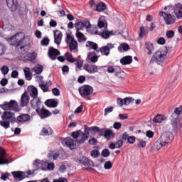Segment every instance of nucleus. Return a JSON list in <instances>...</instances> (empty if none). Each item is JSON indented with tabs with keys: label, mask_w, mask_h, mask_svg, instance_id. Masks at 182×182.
Segmentation results:
<instances>
[{
	"label": "nucleus",
	"mask_w": 182,
	"mask_h": 182,
	"mask_svg": "<svg viewBox=\"0 0 182 182\" xmlns=\"http://www.w3.org/2000/svg\"><path fill=\"white\" fill-rule=\"evenodd\" d=\"M8 8L10 9L11 12H14L18 9V0H6Z\"/></svg>",
	"instance_id": "obj_13"
},
{
	"label": "nucleus",
	"mask_w": 182,
	"mask_h": 182,
	"mask_svg": "<svg viewBox=\"0 0 182 182\" xmlns=\"http://www.w3.org/2000/svg\"><path fill=\"white\" fill-rule=\"evenodd\" d=\"M13 177H14V180H17L18 181H22L23 178H26L28 176H26V173L21 171H13L11 172Z\"/></svg>",
	"instance_id": "obj_11"
},
{
	"label": "nucleus",
	"mask_w": 182,
	"mask_h": 182,
	"mask_svg": "<svg viewBox=\"0 0 182 182\" xmlns=\"http://www.w3.org/2000/svg\"><path fill=\"white\" fill-rule=\"evenodd\" d=\"M149 33V30L146 28L144 26L140 27V33H139V38H143V37Z\"/></svg>",
	"instance_id": "obj_38"
},
{
	"label": "nucleus",
	"mask_w": 182,
	"mask_h": 182,
	"mask_svg": "<svg viewBox=\"0 0 182 182\" xmlns=\"http://www.w3.org/2000/svg\"><path fill=\"white\" fill-rule=\"evenodd\" d=\"M69 48L71 52H74V53H76L77 52V41H76L75 40L73 42H70L69 43Z\"/></svg>",
	"instance_id": "obj_28"
},
{
	"label": "nucleus",
	"mask_w": 182,
	"mask_h": 182,
	"mask_svg": "<svg viewBox=\"0 0 182 182\" xmlns=\"http://www.w3.org/2000/svg\"><path fill=\"white\" fill-rule=\"evenodd\" d=\"M99 154H100V152H99V150L97 149H94L91 151V156L94 159L99 157Z\"/></svg>",
	"instance_id": "obj_52"
},
{
	"label": "nucleus",
	"mask_w": 182,
	"mask_h": 182,
	"mask_svg": "<svg viewBox=\"0 0 182 182\" xmlns=\"http://www.w3.org/2000/svg\"><path fill=\"white\" fill-rule=\"evenodd\" d=\"M75 35L78 39V42H86L87 40V38L85 37V34L80 31H76Z\"/></svg>",
	"instance_id": "obj_29"
},
{
	"label": "nucleus",
	"mask_w": 182,
	"mask_h": 182,
	"mask_svg": "<svg viewBox=\"0 0 182 182\" xmlns=\"http://www.w3.org/2000/svg\"><path fill=\"white\" fill-rule=\"evenodd\" d=\"M114 144H115L116 149H120L121 147H123L124 142H123V140L119 139Z\"/></svg>",
	"instance_id": "obj_56"
},
{
	"label": "nucleus",
	"mask_w": 182,
	"mask_h": 182,
	"mask_svg": "<svg viewBox=\"0 0 182 182\" xmlns=\"http://www.w3.org/2000/svg\"><path fill=\"white\" fill-rule=\"evenodd\" d=\"M48 54L51 60H55L56 56L60 55V51L53 47H49Z\"/></svg>",
	"instance_id": "obj_10"
},
{
	"label": "nucleus",
	"mask_w": 182,
	"mask_h": 182,
	"mask_svg": "<svg viewBox=\"0 0 182 182\" xmlns=\"http://www.w3.org/2000/svg\"><path fill=\"white\" fill-rule=\"evenodd\" d=\"M2 120H8L14 124V123H16V117H15V113L11 112L5 111L1 115Z\"/></svg>",
	"instance_id": "obj_6"
},
{
	"label": "nucleus",
	"mask_w": 182,
	"mask_h": 182,
	"mask_svg": "<svg viewBox=\"0 0 182 182\" xmlns=\"http://www.w3.org/2000/svg\"><path fill=\"white\" fill-rule=\"evenodd\" d=\"M31 100V97L28 95V92L25 91L21 97L20 106L21 107H26L29 105V101Z\"/></svg>",
	"instance_id": "obj_7"
},
{
	"label": "nucleus",
	"mask_w": 182,
	"mask_h": 182,
	"mask_svg": "<svg viewBox=\"0 0 182 182\" xmlns=\"http://www.w3.org/2000/svg\"><path fill=\"white\" fill-rule=\"evenodd\" d=\"M79 161L81 164H82V166H95V163H93L92 160L87 159L86 156H82V159L79 160Z\"/></svg>",
	"instance_id": "obj_19"
},
{
	"label": "nucleus",
	"mask_w": 182,
	"mask_h": 182,
	"mask_svg": "<svg viewBox=\"0 0 182 182\" xmlns=\"http://www.w3.org/2000/svg\"><path fill=\"white\" fill-rule=\"evenodd\" d=\"M23 71L26 80H32V73L31 72V68H29V67H26Z\"/></svg>",
	"instance_id": "obj_27"
},
{
	"label": "nucleus",
	"mask_w": 182,
	"mask_h": 182,
	"mask_svg": "<svg viewBox=\"0 0 182 182\" xmlns=\"http://www.w3.org/2000/svg\"><path fill=\"white\" fill-rule=\"evenodd\" d=\"M65 146H67L68 147H69V149H70V150H75V149H76V141H75L74 139H71V138H68L67 139H65Z\"/></svg>",
	"instance_id": "obj_20"
},
{
	"label": "nucleus",
	"mask_w": 182,
	"mask_h": 182,
	"mask_svg": "<svg viewBox=\"0 0 182 182\" xmlns=\"http://www.w3.org/2000/svg\"><path fill=\"white\" fill-rule=\"evenodd\" d=\"M64 56L65 57L66 60L70 62V63H75V62L77 60L73 57L72 54H69V53H65Z\"/></svg>",
	"instance_id": "obj_32"
},
{
	"label": "nucleus",
	"mask_w": 182,
	"mask_h": 182,
	"mask_svg": "<svg viewBox=\"0 0 182 182\" xmlns=\"http://www.w3.org/2000/svg\"><path fill=\"white\" fill-rule=\"evenodd\" d=\"M75 38H73L70 34L68 33L65 39L66 43L69 44L70 42L75 41Z\"/></svg>",
	"instance_id": "obj_51"
},
{
	"label": "nucleus",
	"mask_w": 182,
	"mask_h": 182,
	"mask_svg": "<svg viewBox=\"0 0 182 182\" xmlns=\"http://www.w3.org/2000/svg\"><path fill=\"white\" fill-rule=\"evenodd\" d=\"M93 87L88 85H82L78 89L81 97H83V99H87V100H92L89 96L93 93Z\"/></svg>",
	"instance_id": "obj_3"
},
{
	"label": "nucleus",
	"mask_w": 182,
	"mask_h": 182,
	"mask_svg": "<svg viewBox=\"0 0 182 182\" xmlns=\"http://www.w3.org/2000/svg\"><path fill=\"white\" fill-rule=\"evenodd\" d=\"M164 120V117L161 114L155 116L153 119L154 123H161Z\"/></svg>",
	"instance_id": "obj_41"
},
{
	"label": "nucleus",
	"mask_w": 182,
	"mask_h": 182,
	"mask_svg": "<svg viewBox=\"0 0 182 182\" xmlns=\"http://www.w3.org/2000/svg\"><path fill=\"white\" fill-rule=\"evenodd\" d=\"M1 71L2 75H4V76H6V75H8V73H9V67H8V65H3L1 68Z\"/></svg>",
	"instance_id": "obj_46"
},
{
	"label": "nucleus",
	"mask_w": 182,
	"mask_h": 182,
	"mask_svg": "<svg viewBox=\"0 0 182 182\" xmlns=\"http://www.w3.org/2000/svg\"><path fill=\"white\" fill-rule=\"evenodd\" d=\"M178 116H180V114H181L182 113V107H176L175 109H174V112Z\"/></svg>",
	"instance_id": "obj_64"
},
{
	"label": "nucleus",
	"mask_w": 182,
	"mask_h": 182,
	"mask_svg": "<svg viewBox=\"0 0 182 182\" xmlns=\"http://www.w3.org/2000/svg\"><path fill=\"white\" fill-rule=\"evenodd\" d=\"M41 106H42V101L41 98H33L31 100V107L36 110V113L38 111L41 110Z\"/></svg>",
	"instance_id": "obj_9"
},
{
	"label": "nucleus",
	"mask_w": 182,
	"mask_h": 182,
	"mask_svg": "<svg viewBox=\"0 0 182 182\" xmlns=\"http://www.w3.org/2000/svg\"><path fill=\"white\" fill-rule=\"evenodd\" d=\"M83 69L88 72V73H96L98 72L99 69L97 65L85 64L83 67Z\"/></svg>",
	"instance_id": "obj_15"
},
{
	"label": "nucleus",
	"mask_w": 182,
	"mask_h": 182,
	"mask_svg": "<svg viewBox=\"0 0 182 182\" xmlns=\"http://www.w3.org/2000/svg\"><path fill=\"white\" fill-rule=\"evenodd\" d=\"M28 92L33 99H38V88L33 85H30L28 87Z\"/></svg>",
	"instance_id": "obj_16"
},
{
	"label": "nucleus",
	"mask_w": 182,
	"mask_h": 182,
	"mask_svg": "<svg viewBox=\"0 0 182 182\" xmlns=\"http://www.w3.org/2000/svg\"><path fill=\"white\" fill-rule=\"evenodd\" d=\"M75 27L76 28V32H79V31H82L83 28H85V24L83 21H77L75 23Z\"/></svg>",
	"instance_id": "obj_35"
},
{
	"label": "nucleus",
	"mask_w": 182,
	"mask_h": 182,
	"mask_svg": "<svg viewBox=\"0 0 182 182\" xmlns=\"http://www.w3.org/2000/svg\"><path fill=\"white\" fill-rule=\"evenodd\" d=\"M145 48L148 50V55H151L153 53V50H154V44L150 41H146L145 43Z\"/></svg>",
	"instance_id": "obj_25"
},
{
	"label": "nucleus",
	"mask_w": 182,
	"mask_h": 182,
	"mask_svg": "<svg viewBox=\"0 0 182 182\" xmlns=\"http://www.w3.org/2000/svg\"><path fill=\"white\" fill-rule=\"evenodd\" d=\"M9 105L10 107V110H16V107H18V104H16V101L11 100L9 102Z\"/></svg>",
	"instance_id": "obj_42"
},
{
	"label": "nucleus",
	"mask_w": 182,
	"mask_h": 182,
	"mask_svg": "<svg viewBox=\"0 0 182 182\" xmlns=\"http://www.w3.org/2000/svg\"><path fill=\"white\" fill-rule=\"evenodd\" d=\"M132 62H133V57L130 55L124 56L120 60V63L124 65H130Z\"/></svg>",
	"instance_id": "obj_24"
},
{
	"label": "nucleus",
	"mask_w": 182,
	"mask_h": 182,
	"mask_svg": "<svg viewBox=\"0 0 182 182\" xmlns=\"http://www.w3.org/2000/svg\"><path fill=\"white\" fill-rule=\"evenodd\" d=\"M0 107L3 109V110H10L9 102H4L2 105H0Z\"/></svg>",
	"instance_id": "obj_48"
},
{
	"label": "nucleus",
	"mask_w": 182,
	"mask_h": 182,
	"mask_svg": "<svg viewBox=\"0 0 182 182\" xmlns=\"http://www.w3.org/2000/svg\"><path fill=\"white\" fill-rule=\"evenodd\" d=\"M173 132H177V130H180L182 128V119H178L176 122H173Z\"/></svg>",
	"instance_id": "obj_23"
},
{
	"label": "nucleus",
	"mask_w": 182,
	"mask_h": 182,
	"mask_svg": "<svg viewBox=\"0 0 182 182\" xmlns=\"http://www.w3.org/2000/svg\"><path fill=\"white\" fill-rule=\"evenodd\" d=\"M86 48H89V49H93L94 50H96L97 52V50L99 48V46L97 43L93 42V41H87Z\"/></svg>",
	"instance_id": "obj_26"
},
{
	"label": "nucleus",
	"mask_w": 182,
	"mask_h": 182,
	"mask_svg": "<svg viewBox=\"0 0 182 182\" xmlns=\"http://www.w3.org/2000/svg\"><path fill=\"white\" fill-rule=\"evenodd\" d=\"M110 35H113V31H103L101 36L104 39H109L110 38Z\"/></svg>",
	"instance_id": "obj_44"
},
{
	"label": "nucleus",
	"mask_w": 182,
	"mask_h": 182,
	"mask_svg": "<svg viewBox=\"0 0 182 182\" xmlns=\"http://www.w3.org/2000/svg\"><path fill=\"white\" fill-rule=\"evenodd\" d=\"M146 141L140 140L137 146L139 149H141V148L146 147Z\"/></svg>",
	"instance_id": "obj_63"
},
{
	"label": "nucleus",
	"mask_w": 182,
	"mask_h": 182,
	"mask_svg": "<svg viewBox=\"0 0 182 182\" xmlns=\"http://www.w3.org/2000/svg\"><path fill=\"white\" fill-rule=\"evenodd\" d=\"M130 50V46L129 44L123 43L118 47L119 52H122V50H124L125 52H127V50Z\"/></svg>",
	"instance_id": "obj_34"
},
{
	"label": "nucleus",
	"mask_w": 182,
	"mask_h": 182,
	"mask_svg": "<svg viewBox=\"0 0 182 182\" xmlns=\"http://www.w3.org/2000/svg\"><path fill=\"white\" fill-rule=\"evenodd\" d=\"M7 41L9 45H11L12 46H21V45H22L25 41V36H23L22 33H18L8 38Z\"/></svg>",
	"instance_id": "obj_2"
},
{
	"label": "nucleus",
	"mask_w": 182,
	"mask_h": 182,
	"mask_svg": "<svg viewBox=\"0 0 182 182\" xmlns=\"http://www.w3.org/2000/svg\"><path fill=\"white\" fill-rule=\"evenodd\" d=\"M127 143L129 144H134L136 143V136H131L128 138Z\"/></svg>",
	"instance_id": "obj_59"
},
{
	"label": "nucleus",
	"mask_w": 182,
	"mask_h": 182,
	"mask_svg": "<svg viewBox=\"0 0 182 182\" xmlns=\"http://www.w3.org/2000/svg\"><path fill=\"white\" fill-rule=\"evenodd\" d=\"M112 136H114L113 131L110 129H105V132L104 134L105 139H106V140H109Z\"/></svg>",
	"instance_id": "obj_31"
},
{
	"label": "nucleus",
	"mask_w": 182,
	"mask_h": 182,
	"mask_svg": "<svg viewBox=\"0 0 182 182\" xmlns=\"http://www.w3.org/2000/svg\"><path fill=\"white\" fill-rule=\"evenodd\" d=\"M37 114L38 116H40L41 119H43L50 117V116H52V112H50L49 110L43 108V105L42 106V108L37 112Z\"/></svg>",
	"instance_id": "obj_12"
},
{
	"label": "nucleus",
	"mask_w": 182,
	"mask_h": 182,
	"mask_svg": "<svg viewBox=\"0 0 182 182\" xmlns=\"http://www.w3.org/2000/svg\"><path fill=\"white\" fill-rule=\"evenodd\" d=\"M0 126L5 129V130L9 129L11 127V121H8L6 119H2L0 121Z\"/></svg>",
	"instance_id": "obj_30"
},
{
	"label": "nucleus",
	"mask_w": 182,
	"mask_h": 182,
	"mask_svg": "<svg viewBox=\"0 0 182 182\" xmlns=\"http://www.w3.org/2000/svg\"><path fill=\"white\" fill-rule=\"evenodd\" d=\"M45 105L46 106H47V107L55 108L58 107V105H59V101L55 99H49L45 102Z\"/></svg>",
	"instance_id": "obj_18"
},
{
	"label": "nucleus",
	"mask_w": 182,
	"mask_h": 182,
	"mask_svg": "<svg viewBox=\"0 0 182 182\" xmlns=\"http://www.w3.org/2000/svg\"><path fill=\"white\" fill-rule=\"evenodd\" d=\"M159 140L166 146V144H168L173 140V134L171 132H164L160 136Z\"/></svg>",
	"instance_id": "obj_8"
},
{
	"label": "nucleus",
	"mask_w": 182,
	"mask_h": 182,
	"mask_svg": "<svg viewBox=\"0 0 182 182\" xmlns=\"http://www.w3.org/2000/svg\"><path fill=\"white\" fill-rule=\"evenodd\" d=\"M5 154H6V151H5V149H3V148L0 146V166H2L4 164H9V161L4 158V156H5Z\"/></svg>",
	"instance_id": "obj_17"
},
{
	"label": "nucleus",
	"mask_w": 182,
	"mask_h": 182,
	"mask_svg": "<svg viewBox=\"0 0 182 182\" xmlns=\"http://www.w3.org/2000/svg\"><path fill=\"white\" fill-rule=\"evenodd\" d=\"M60 156V153L59 151H56L55 153H53V151H51L48 154V159H52L53 157V160H58Z\"/></svg>",
	"instance_id": "obj_36"
},
{
	"label": "nucleus",
	"mask_w": 182,
	"mask_h": 182,
	"mask_svg": "<svg viewBox=\"0 0 182 182\" xmlns=\"http://www.w3.org/2000/svg\"><path fill=\"white\" fill-rule=\"evenodd\" d=\"M163 146H166V145L164 143H162L159 139L154 144V149H156V150H160V149H161Z\"/></svg>",
	"instance_id": "obj_40"
},
{
	"label": "nucleus",
	"mask_w": 182,
	"mask_h": 182,
	"mask_svg": "<svg viewBox=\"0 0 182 182\" xmlns=\"http://www.w3.org/2000/svg\"><path fill=\"white\" fill-rule=\"evenodd\" d=\"M49 42H50V40L48 38H45L41 41V46H48Z\"/></svg>",
	"instance_id": "obj_50"
},
{
	"label": "nucleus",
	"mask_w": 182,
	"mask_h": 182,
	"mask_svg": "<svg viewBox=\"0 0 182 182\" xmlns=\"http://www.w3.org/2000/svg\"><path fill=\"white\" fill-rule=\"evenodd\" d=\"M112 162L110 161L105 162V164L104 165V168H105V170H110V168H112Z\"/></svg>",
	"instance_id": "obj_61"
},
{
	"label": "nucleus",
	"mask_w": 182,
	"mask_h": 182,
	"mask_svg": "<svg viewBox=\"0 0 182 182\" xmlns=\"http://www.w3.org/2000/svg\"><path fill=\"white\" fill-rule=\"evenodd\" d=\"M157 44L158 45H165L166 44V38L164 37H160L157 40Z\"/></svg>",
	"instance_id": "obj_62"
},
{
	"label": "nucleus",
	"mask_w": 182,
	"mask_h": 182,
	"mask_svg": "<svg viewBox=\"0 0 182 182\" xmlns=\"http://www.w3.org/2000/svg\"><path fill=\"white\" fill-rule=\"evenodd\" d=\"M106 10V4L104 2H100L96 6L97 12H103V11Z\"/></svg>",
	"instance_id": "obj_33"
},
{
	"label": "nucleus",
	"mask_w": 182,
	"mask_h": 182,
	"mask_svg": "<svg viewBox=\"0 0 182 182\" xmlns=\"http://www.w3.org/2000/svg\"><path fill=\"white\" fill-rule=\"evenodd\" d=\"M40 87L43 90V92H49V86L48 85V82H43L40 84Z\"/></svg>",
	"instance_id": "obj_43"
},
{
	"label": "nucleus",
	"mask_w": 182,
	"mask_h": 182,
	"mask_svg": "<svg viewBox=\"0 0 182 182\" xmlns=\"http://www.w3.org/2000/svg\"><path fill=\"white\" fill-rule=\"evenodd\" d=\"M115 76L119 77V79L121 80H124V72L122 71V70H120V71L116 72Z\"/></svg>",
	"instance_id": "obj_47"
},
{
	"label": "nucleus",
	"mask_w": 182,
	"mask_h": 182,
	"mask_svg": "<svg viewBox=\"0 0 182 182\" xmlns=\"http://www.w3.org/2000/svg\"><path fill=\"white\" fill-rule=\"evenodd\" d=\"M160 16H163L166 25H173L176 22V16H172L171 14H167L164 11L159 12Z\"/></svg>",
	"instance_id": "obj_5"
},
{
	"label": "nucleus",
	"mask_w": 182,
	"mask_h": 182,
	"mask_svg": "<svg viewBox=\"0 0 182 182\" xmlns=\"http://www.w3.org/2000/svg\"><path fill=\"white\" fill-rule=\"evenodd\" d=\"M114 109V107H113V106H109V107L105 108L104 116H107V114H109V113H112V112H113Z\"/></svg>",
	"instance_id": "obj_49"
},
{
	"label": "nucleus",
	"mask_w": 182,
	"mask_h": 182,
	"mask_svg": "<svg viewBox=\"0 0 182 182\" xmlns=\"http://www.w3.org/2000/svg\"><path fill=\"white\" fill-rule=\"evenodd\" d=\"M33 72H35V73H36V75H41V73H42V72H43V66H42L41 65H36L33 68Z\"/></svg>",
	"instance_id": "obj_37"
},
{
	"label": "nucleus",
	"mask_w": 182,
	"mask_h": 182,
	"mask_svg": "<svg viewBox=\"0 0 182 182\" xmlns=\"http://www.w3.org/2000/svg\"><path fill=\"white\" fill-rule=\"evenodd\" d=\"M29 120H31V116L28 114H22L16 119V122H19V123H25L29 122Z\"/></svg>",
	"instance_id": "obj_21"
},
{
	"label": "nucleus",
	"mask_w": 182,
	"mask_h": 182,
	"mask_svg": "<svg viewBox=\"0 0 182 182\" xmlns=\"http://www.w3.org/2000/svg\"><path fill=\"white\" fill-rule=\"evenodd\" d=\"M5 52H6V47L5 46V45L0 43V56H1V55H4Z\"/></svg>",
	"instance_id": "obj_55"
},
{
	"label": "nucleus",
	"mask_w": 182,
	"mask_h": 182,
	"mask_svg": "<svg viewBox=\"0 0 182 182\" xmlns=\"http://www.w3.org/2000/svg\"><path fill=\"white\" fill-rule=\"evenodd\" d=\"M179 119H180V115H178V114H176V112H173L171 114V125L173 126V123H176V122L178 121Z\"/></svg>",
	"instance_id": "obj_39"
},
{
	"label": "nucleus",
	"mask_w": 182,
	"mask_h": 182,
	"mask_svg": "<svg viewBox=\"0 0 182 182\" xmlns=\"http://www.w3.org/2000/svg\"><path fill=\"white\" fill-rule=\"evenodd\" d=\"M26 57L28 58V60L32 62V60H35V59H36V54L35 53H28L26 54Z\"/></svg>",
	"instance_id": "obj_45"
},
{
	"label": "nucleus",
	"mask_w": 182,
	"mask_h": 182,
	"mask_svg": "<svg viewBox=\"0 0 182 182\" xmlns=\"http://www.w3.org/2000/svg\"><path fill=\"white\" fill-rule=\"evenodd\" d=\"M102 155L103 157L107 158L109 157V156H110V151H109V149H105L102 150Z\"/></svg>",
	"instance_id": "obj_57"
},
{
	"label": "nucleus",
	"mask_w": 182,
	"mask_h": 182,
	"mask_svg": "<svg viewBox=\"0 0 182 182\" xmlns=\"http://www.w3.org/2000/svg\"><path fill=\"white\" fill-rule=\"evenodd\" d=\"M115 46L116 44L107 43L106 46L100 48V49L97 50V53L100 52L102 56H109L110 55V50H112V49H114Z\"/></svg>",
	"instance_id": "obj_4"
},
{
	"label": "nucleus",
	"mask_w": 182,
	"mask_h": 182,
	"mask_svg": "<svg viewBox=\"0 0 182 182\" xmlns=\"http://www.w3.org/2000/svg\"><path fill=\"white\" fill-rule=\"evenodd\" d=\"M175 35L174 31L170 30L166 31V37L169 39H171V38H173Z\"/></svg>",
	"instance_id": "obj_58"
},
{
	"label": "nucleus",
	"mask_w": 182,
	"mask_h": 182,
	"mask_svg": "<svg viewBox=\"0 0 182 182\" xmlns=\"http://www.w3.org/2000/svg\"><path fill=\"white\" fill-rule=\"evenodd\" d=\"M52 93L54 96H60V90L58 88H53Z\"/></svg>",
	"instance_id": "obj_60"
},
{
	"label": "nucleus",
	"mask_w": 182,
	"mask_h": 182,
	"mask_svg": "<svg viewBox=\"0 0 182 182\" xmlns=\"http://www.w3.org/2000/svg\"><path fill=\"white\" fill-rule=\"evenodd\" d=\"M174 14L178 19H181L182 18L181 4H176L174 9Z\"/></svg>",
	"instance_id": "obj_22"
},
{
	"label": "nucleus",
	"mask_w": 182,
	"mask_h": 182,
	"mask_svg": "<svg viewBox=\"0 0 182 182\" xmlns=\"http://www.w3.org/2000/svg\"><path fill=\"white\" fill-rule=\"evenodd\" d=\"M80 133H82L81 130L75 131L72 132L71 136L73 137V139H77V137L80 136Z\"/></svg>",
	"instance_id": "obj_54"
},
{
	"label": "nucleus",
	"mask_w": 182,
	"mask_h": 182,
	"mask_svg": "<svg viewBox=\"0 0 182 182\" xmlns=\"http://www.w3.org/2000/svg\"><path fill=\"white\" fill-rule=\"evenodd\" d=\"M133 100H134V99H133L132 97H126L124 99V105L125 106H128V105L129 103H132V102H133Z\"/></svg>",
	"instance_id": "obj_53"
},
{
	"label": "nucleus",
	"mask_w": 182,
	"mask_h": 182,
	"mask_svg": "<svg viewBox=\"0 0 182 182\" xmlns=\"http://www.w3.org/2000/svg\"><path fill=\"white\" fill-rule=\"evenodd\" d=\"M168 58V49L166 46H164L158 49L151 58L149 63L153 65V63H157V65H161L164 60Z\"/></svg>",
	"instance_id": "obj_1"
},
{
	"label": "nucleus",
	"mask_w": 182,
	"mask_h": 182,
	"mask_svg": "<svg viewBox=\"0 0 182 182\" xmlns=\"http://www.w3.org/2000/svg\"><path fill=\"white\" fill-rule=\"evenodd\" d=\"M62 31L56 30L54 31V42L58 46L60 45L62 42Z\"/></svg>",
	"instance_id": "obj_14"
}]
</instances>
